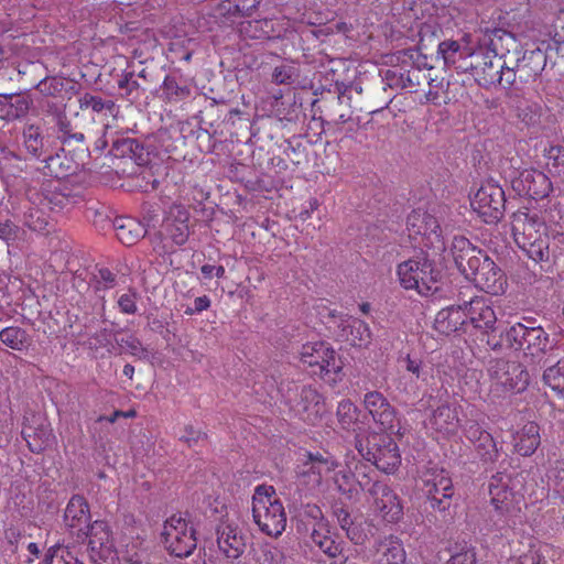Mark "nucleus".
Listing matches in <instances>:
<instances>
[{
	"label": "nucleus",
	"mask_w": 564,
	"mask_h": 564,
	"mask_svg": "<svg viewBox=\"0 0 564 564\" xmlns=\"http://www.w3.org/2000/svg\"><path fill=\"white\" fill-rule=\"evenodd\" d=\"M550 478L554 481L556 492L562 495L564 490V460L555 463V468H553Z\"/></svg>",
	"instance_id": "69168bd1"
},
{
	"label": "nucleus",
	"mask_w": 564,
	"mask_h": 564,
	"mask_svg": "<svg viewBox=\"0 0 564 564\" xmlns=\"http://www.w3.org/2000/svg\"><path fill=\"white\" fill-rule=\"evenodd\" d=\"M161 538L166 551L180 558L194 553L197 546L194 525L182 513H174L164 521Z\"/></svg>",
	"instance_id": "9d476101"
},
{
	"label": "nucleus",
	"mask_w": 564,
	"mask_h": 564,
	"mask_svg": "<svg viewBox=\"0 0 564 564\" xmlns=\"http://www.w3.org/2000/svg\"><path fill=\"white\" fill-rule=\"evenodd\" d=\"M210 304H212L210 297H208V296H206V294H204L203 296L196 297L193 302V306H188L184 313L187 315H194L197 313H202L204 311H207V308H209Z\"/></svg>",
	"instance_id": "338daca9"
},
{
	"label": "nucleus",
	"mask_w": 564,
	"mask_h": 564,
	"mask_svg": "<svg viewBox=\"0 0 564 564\" xmlns=\"http://www.w3.org/2000/svg\"><path fill=\"white\" fill-rule=\"evenodd\" d=\"M117 304L120 312L124 314H134L138 311L137 306V293L128 292L119 296Z\"/></svg>",
	"instance_id": "680f3d73"
},
{
	"label": "nucleus",
	"mask_w": 564,
	"mask_h": 564,
	"mask_svg": "<svg viewBox=\"0 0 564 564\" xmlns=\"http://www.w3.org/2000/svg\"><path fill=\"white\" fill-rule=\"evenodd\" d=\"M340 467L333 455L306 451L295 464V480L299 486L313 492L328 486L330 475Z\"/></svg>",
	"instance_id": "0eeeda50"
},
{
	"label": "nucleus",
	"mask_w": 564,
	"mask_h": 564,
	"mask_svg": "<svg viewBox=\"0 0 564 564\" xmlns=\"http://www.w3.org/2000/svg\"><path fill=\"white\" fill-rule=\"evenodd\" d=\"M471 58L473 66L469 72L475 82L480 86L488 89V87L497 85V80L502 78L500 76L502 59L498 56L496 48L481 44L478 48L474 50Z\"/></svg>",
	"instance_id": "f3484780"
},
{
	"label": "nucleus",
	"mask_w": 564,
	"mask_h": 564,
	"mask_svg": "<svg viewBox=\"0 0 564 564\" xmlns=\"http://www.w3.org/2000/svg\"><path fill=\"white\" fill-rule=\"evenodd\" d=\"M162 90L170 102H178L191 96V88L186 84H178L175 77L166 76L162 84Z\"/></svg>",
	"instance_id": "de8ad7c7"
},
{
	"label": "nucleus",
	"mask_w": 564,
	"mask_h": 564,
	"mask_svg": "<svg viewBox=\"0 0 564 564\" xmlns=\"http://www.w3.org/2000/svg\"><path fill=\"white\" fill-rule=\"evenodd\" d=\"M507 109L523 126L530 127L540 123L542 111L540 104L531 101L519 93H511L508 96Z\"/></svg>",
	"instance_id": "c756f323"
},
{
	"label": "nucleus",
	"mask_w": 564,
	"mask_h": 564,
	"mask_svg": "<svg viewBox=\"0 0 564 564\" xmlns=\"http://www.w3.org/2000/svg\"><path fill=\"white\" fill-rule=\"evenodd\" d=\"M406 553L398 535L388 534L376 541L375 560L378 564H404Z\"/></svg>",
	"instance_id": "2f4dec72"
},
{
	"label": "nucleus",
	"mask_w": 564,
	"mask_h": 564,
	"mask_svg": "<svg viewBox=\"0 0 564 564\" xmlns=\"http://www.w3.org/2000/svg\"><path fill=\"white\" fill-rule=\"evenodd\" d=\"M446 564H476V553L474 547H466L460 552L452 554Z\"/></svg>",
	"instance_id": "e2e57ef3"
},
{
	"label": "nucleus",
	"mask_w": 564,
	"mask_h": 564,
	"mask_svg": "<svg viewBox=\"0 0 564 564\" xmlns=\"http://www.w3.org/2000/svg\"><path fill=\"white\" fill-rule=\"evenodd\" d=\"M23 143L28 153L34 158H41L47 151L43 129L35 123H26L24 126Z\"/></svg>",
	"instance_id": "ea45409f"
},
{
	"label": "nucleus",
	"mask_w": 564,
	"mask_h": 564,
	"mask_svg": "<svg viewBox=\"0 0 564 564\" xmlns=\"http://www.w3.org/2000/svg\"><path fill=\"white\" fill-rule=\"evenodd\" d=\"M217 545L224 557L235 561L242 555L246 541L237 522L223 519L216 529Z\"/></svg>",
	"instance_id": "b1692460"
},
{
	"label": "nucleus",
	"mask_w": 564,
	"mask_h": 564,
	"mask_svg": "<svg viewBox=\"0 0 564 564\" xmlns=\"http://www.w3.org/2000/svg\"><path fill=\"white\" fill-rule=\"evenodd\" d=\"M79 109H90L95 112H101L105 109L112 110L113 101H105L102 97L90 95V93H85V95L79 97Z\"/></svg>",
	"instance_id": "864d4df0"
},
{
	"label": "nucleus",
	"mask_w": 564,
	"mask_h": 564,
	"mask_svg": "<svg viewBox=\"0 0 564 564\" xmlns=\"http://www.w3.org/2000/svg\"><path fill=\"white\" fill-rule=\"evenodd\" d=\"M544 383L551 390L555 391L558 395L564 393V358L560 359L557 364L550 366L543 373Z\"/></svg>",
	"instance_id": "09e8293b"
},
{
	"label": "nucleus",
	"mask_w": 564,
	"mask_h": 564,
	"mask_svg": "<svg viewBox=\"0 0 564 564\" xmlns=\"http://www.w3.org/2000/svg\"><path fill=\"white\" fill-rule=\"evenodd\" d=\"M465 416V422L460 424V429L467 440L474 444V447H476L477 443L481 441V435L484 434L485 429H482L479 422L475 419L474 405L468 406Z\"/></svg>",
	"instance_id": "8fccbe9b"
},
{
	"label": "nucleus",
	"mask_w": 564,
	"mask_h": 564,
	"mask_svg": "<svg viewBox=\"0 0 564 564\" xmlns=\"http://www.w3.org/2000/svg\"><path fill=\"white\" fill-rule=\"evenodd\" d=\"M300 77V66L294 62L275 65L272 72V83L275 85H293Z\"/></svg>",
	"instance_id": "a18cd8bd"
},
{
	"label": "nucleus",
	"mask_w": 564,
	"mask_h": 564,
	"mask_svg": "<svg viewBox=\"0 0 564 564\" xmlns=\"http://www.w3.org/2000/svg\"><path fill=\"white\" fill-rule=\"evenodd\" d=\"M368 469L369 467L365 463L357 462L354 471H351L349 465L345 468H336L330 475V480L340 494L352 497L358 492V488L367 492V488L371 484Z\"/></svg>",
	"instance_id": "412c9836"
},
{
	"label": "nucleus",
	"mask_w": 564,
	"mask_h": 564,
	"mask_svg": "<svg viewBox=\"0 0 564 564\" xmlns=\"http://www.w3.org/2000/svg\"><path fill=\"white\" fill-rule=\"evenodd\" d=\"M561 551L550 542L531 539L527 552L519 556L520 564H553L560 558Z\"/></svg>",
	"instance_id": "473e14b6"
},
{
	"label": "nucleus",
	"mask_w": 564,
	"mask_h": 564,
	"mask_svg": "<svg viewBox=\"0 0 564 564\" xmlns=\"http://www.w3.org/2000/svg\"><path fill=\"white\" fill-rule=\"evenodd\" d=\"M546 56L545 52L540 48L523 52L522 56L517 59L518 77L528 83L540 76L541 72L545 69Z\"/></svg>",
	"instance_id": "c9c22d12"
},
{
	"label": "nucleus",
	"mask_w": 564,
	"mask_h": 564,
	"mask_svg": "<svg viewBox=\"0 0 564 564\" xmlns=\"http://www.w3.org/2000/svg\"><path fill=\"white\" fill-rule=\"evenodd\" d=\"M397 274L400 285L411 289L421 295H430L437 291L441 272L434 261L425 253L399 263Z\"/></svg>",
	"instance_id": "423d86ee"
},
{
	"label": "nucleus",
	"mask_w": 564,
	"mask_h": 564,
	"mask_svg": "<svg viewBox=\"0 0 564 564\" xmlns=\"http://www.w3.org/2000/svg\"><path fill=\"white\" fill-rule=\"evenodd\" d=\"M335 337L361 349H366L372 343L370 326L364 319L351 316L339 318L338 330H335Z\"/></svg>",
	"instance_id": "cd10ccee"
},
{
	"label": "nucleus",
	"mask_w": 564,
	"mask_h": 564,
	"mask_svg": "<svg viewBox=\"0 0 564 564\" xmlns=\"http://www.w3.org/2000/svg\"><path fill=\"white\" fill-rule=\"evenodd\" d=\"M437 54L442 57L444 65L452 66L462 73L470 72L473 66L471 54H474V51L460 45L455 40H444L440 43Z\"/></svg>",
	"instance_id": "c85d7f7f"
},
{
	"label": "nucleus",
	"mask_w": 564,
	"mask_h": 564,
	"mask_svg": "<svg viewBox=\"0 0 564 564\" xmlns=\"http://www.w3.org/2000/svg\"><path fill=\"white\" fill-rule=\"evenodd\" d=\"M73 553L68 547L54 545L48 549L44 564H72Z\"/></svg>",
	"instance_id": "4d7b16f0"
},
{
	"label": "nucleus",
	"mask_w": 564,
	"mask_h": 564,
	"mask_svg": "<svg viewBox=\"0 0 564 564\" xmlns=\"http://www.w3.org/2000/svg\"><path fill=\"white\" fill-rule=\"evenodd\" d=\"M112 227L117 234V239L123 246H134L147 234L143 223L131 218V216H119L112 221Z\"/></svg>",
	"instance_id": "e433bc0d"
},
{
	"label": "nucleus",
	"mask_w": 564,
	"mask_h": 564,
	"mask_svg": "<svg viewBox=\"0 0 564 564\" xmlns=\"http://www.w3.org/2000/svg\"><path fill=\"white\" fill-rule=\"evenodd\" d=\"M312 545L317 546L321 552L330 560L338 558L343 553V541L332 532L328 521H317L311 531Z\"/></svg>",
	"instance_id": "7c9ffc66"
},
{
	"label": "nucleus",
	"mask_w": 564,
	"mask_h": 564,
	"mask_svg": "<svg viewBox=\"0 0 564 564\" xmlns=\"http://www.w3.org/2000/svg\"><path fill=\"white\" fill-rule=\"evenodd\" d=\"M511 186L519 195L534 200L544 199L553 189L550 176L534 167L522 169Z\"/></svg>",
	"instance_id": "6ab92c4d"
},
{
	"label": "nucleus",
	"mask_w": 564,
	"mask_h": 564,
	"mask_svg": "<svg viewBox=\"0 0 564 564\" xmlns=\"http://www.w3.org/2000/svg\"><path fill=\"white\" fill-rule=\"evenodd\" d=\"M57 139L64 144L70 142H84L83 132H74L69 119L65 115H57Z\"/></svg>",
	"instance_id": "603ef678"
},
{
	"label": "nucleus",
	"mask_w": 564,
	"mask_h": 564,
	"mask_svg": "<svg viewBox=\"0 0 564 564\" xmlns=\"http://www.w3.org/2000/svg\"><path fill=\"white\" fill-rule=\"evenodd\" d=\"M252 519L262 533L274 539L282 534L286 527V513L274 487L259 485L254 488Z\"/></svg>",
	"instance_id": "20e7f679"
},
{
	"label": "nucleus",
	"mask_w": 564,
	"mask_h": 564,
	"mask_svg": "<svg viewBox=\"0 0 564 564\" xmlns=\"http://www.w3.org/2000/svg\"><path fill=\"white\" fill-rule=\"evenodd\" d=\"M409 237L414 246L441 253L446 248L443 229L434 215L425 209L416 208L409 214L406 219Z\"/></svg>",
	"instance_id": "6e6552de"
},
{
	"label": "nucleus",
	"mask_w": 564,
	"mask_h": 564,
	"mask_svg": "<svg viewBox=\"0 0 564 564\" xmlns=\"http://www.w3.org/2000/svg\"><path fill=\"white\" fill-rule=\"evenodd\" d=\"M22 436L25 438L29 448L35 454H41L54 440L53 431L46 426L37 427L32 433L29 430H22Z\"/></svg>",
	"instance_id": "c03bdc74"
},
{
	"label": "nucleus",
	"mask_w": 564,
	"mask_h": 564,
	"mask_svg": "<svg viewBox=\"0 0 564 564\" xmlns=\"http://www.w3.org/2000/svg\"><path fill=\"white\" fill-rule=\"evenodd\" d=\"M364 405L373 422L382 432H392L398 427L397 412L388 398L382 392L373 390L366 392Z\"/></svg>",
	"instance_id": "4be33fe9"
},
{
	"label": "nucleus",
	"mask_w": 564,
	"mask_h": 564,
	"mask_svg": "<svg viewBox=\"0 0 564 564\" xmlns=\"http://www.w3.org/2000/svg\"><path fill=\"white\" fill-rule=\"evenodd\" d=\"M490 386L496 393L521 392L530 383L529 371L519 362L498 358L489 366Z\"/></svg>",
	"instance_id": "f8f14e48"
},
{
	"label": "nucleus",
	"mask_w": 564,
	"mask_h": 564,
	"mask_svg": "<svg viewBox=\"0 0 564 564\" xmlns=\"http://www.w3.org/2000/svg\"><path fill=\"white\" fill-rule=\"evenodd\" d=\"M355 447L362 457L386 474H392L401 463L400 448L389 433H375L366 443L357 440Z\"/></svg>",
	"instance_id": "1a4fd4ad"
},
{
	"label": "nucleus",
	"mask_w": 564,
	"mask_h": 564,
	"mask_svg": "<svg viewBox=\"0 0 564 564\" xmlns=\"http://www.w3.org/2000/svg\"><path fill=\"white\" fill-rule=\"evenodd\" d=\"M26 195L35 206L48 209L64 208L75 203V195L65 181L55 176L41 182L40 187L31 186Z\"/></svg>",
	"instance_id": "2eb2a0df"
},
{
	"label": "nucleus",
	"mask_w": 564,
	"mask_h": 564,
	"mask_svg": "<svg viewBox=\"0 0 564 564\" xmlns=\"http://www.w3.org/2000/svg\"><path fill=\"white\" fill-rule=\"evenodd\" d=\"M541 444L540 426L528 422L522 425L514 436V449L519 455L531 456Z\"/></svg>",
	"instance_id": "4c0bfd02"
},
{
	"label": "nucleus",
	"mask_w": 564,
	"mask_h": 564,
	"mask_svg": "<svg viewBox=\"0 0 564 564\" xmlns=\"http://www.w3.org/2000/svg\"><path fill=\"white\" fill-rule=\"evenodd\" d=\"M511 235L529 259L535 262L549 260L550 236L539 214L518 209L511 216Z\"/></svg>",
	"instance_id": "f03ea898"
},
{
	"label": "nucleus",
	"mask_w": 564,
	"mask_h": 564,
	"mask_svg": "<svg viewBox=\"0 0 564 564\" xmlns=\"http://www.w3.org/2000/svg\"><path fill=\"white\" fill-rule=\"evenodd\" d=\"M371 508L383 521L399 522L404 514L400 496L387 482L372 480L367 488Z\"/></svg>",
	"instance_id": "dca6fc26"
},
{
	"label": "nucleus",
	"mask_w": 564,
	"mask_h": 564,
	"mask_svg": "<svg viewBox=\"0 0 564 564\" xmlns=\"http://www.w3.org/2000/svg\"><path fill=\"white\" fill-rule=\"evenodd\" d=\"M88 539L90 558L97 564H117L118 553L113 546L112 533L104 521H95L89 525Z\"/></svg>",
	"instance_id": "a211bd4d"
},
{
	"label": "nucleus",
	"mask_w": 564,
	"mask_h": 564,
	"mask_svg": "<svg viewBox=\"0 0 564 564\" xmlns=\"http://www.w3.org/2000/svg\"><path fill=\"white\" fill-rule=\"evenodd\" d=\"M475 449L484 462L492 463L496 462L499 457L497 442L495 441L494 436L486 430L484 431V434L481 435L480 441L477 443Z\"/></svg>",
	"instance_id": "3c124183"
},
{
	"label": "nucleus",
	"mask_w": 564,
	"mask_h": 564,
	"mask_svg": "<svg viewBox=\"0 0 564 564\" xmlns=\"http://www.w3.org/2000/svg\"><path fill=\"white\" fill-rule=\"evenodd\" d=\"M33 105V99L26 93H0V118L15 120L25 117Z\"/></svg>",
	"instance_id": "72a5a7b5"
},
{
	"label": "nucleus",
	"mask_w": 564,
	"mask_h": 564,
	"mask_svg": "<svg viewBox=\"0 0 564 564\" xmlns=\"http://www.w3.org/2000/svg\"><path fill=\"white\" fill-rule=\"evenodd\" d=\"M470 206L485 223L494 224L501 220L506 208L503 188L496 182L482 183L473 196Z\"/></svg>",
	"instance_id": "4468645a"
},
{
	"label": "nucleus",
	"mask_w": 564,
	"mask_h": 564,
	"mask_svg": "<svg viewBox=\"0 0 564 564\" xmlns=\"http://www.w3.org/2000/svg\"><path fill=\"white\" fill-rule=\"evenodd\" d=\"M452 254L458 271L481 291L496 295L507 291L506 273L486 252L471 245L469 239L455 236L452 240Z\"/></svg>",
	"instance_id": "f257e3e1"
},
{
	"label": "nucleus",
	"mask_w": 564,
	"mask_h": 564,
	"mask_svg": "<svg viewBox=\"0 0 564 564\" xmlns=\"http://www.w3.org/2000/svg\"><path fill=\"white\" fill-rule=\"evenodd\" d=\"M340 427L351 430L358 422V409L351 399H341L336 411Z\"/></svg>",
	"instance_id": "49530a36"
},
{
	"label": "nucleus",
	"mask_w": 564,
	"mask_h": 564,
	"mask_svg": "<svg viewBox=\"0 0 564 564\" xmlns=\"http://www.w3.org/2000/svg\"><path fill=\"white\" fill-rule=\"evenodd\" d=\"M117 273L107 267H99L94 274V283L97 291H107L117 285Z\"/></svg>",
	"instance_id": "5fc2aeb1"
},
{
	"label": "nucleus",
	"mask_w": 564,
	"mask_h": 564,
	"mask_svg": "<svg viewBox=\"0 0 564 564\" xmlns=\"http://www.w3.org/2000/svg\"><path fill=\"white\" fill-rule=\"evenodd\" d=\"M65 84L62 78L58 77H46L36 85L43 96L56 97L64 90Z\"/></svg>",
	"instance_id": "13d9d810"
},
{
	"label": "nucleus",
	"mask_w": 564,
	"mask_h": 564,
	"mask_svg": "<svg viewBox=\"0 0 564 564\" xmlns=\"http://www.w3.org/2000/svg\"><path fill=\"white\" fill-rule=\"evenodd\" d=\"M333 516L336 517L340 528L344 529L348 535H350L352 519L349 509L343 505H334Z\"/></svg>",
	"instance_id": "052dcab7"
},
{
	"label": "nucleus",
	"mask_w": 564,
	"mask_h": 564,
	"mask_svg": "<svg viewBox=\"0 0 564 564\" xmlns=\"http://www.w3.org/2000/svg\"><path fill=\"white\" fill-rule=\"evenodd\" d=\"M422 490L430 501L431 508L445 512L452 506L454 494L453 480L444 468L431 467L421 476Z\"/></svg>",
	"instance_id": "ddd939ff"
},
{
	"label": "nucleus",
	"mask_w": 564,
	"mask_h": 564,
	"mask_svg": "<svg viewBox=\"0 0 564 564\" xmlns=\"http://www.w3.org/2000/svg\"><path fill=\"white\" fill-rule=\"evenodd\" d=\"M239 32L242 39H270L273 32V21L270 19L246 20L240 23Z\"/></svg>",
	"instance_id": "79ce46f5"
},
{
	"label": "nucleus",
	"mask_w": 564,
	"mask_h": 564,
	"mask_svg": "<svg viewBox=\"0 0 564 564\" xmlns=\"http://www.w3.org/2000/svg\"><path fill=\"white\" fill-rule=\"evenodd\" d=\"M299 361L311 377L322 379L330 386L339 383L345 376L341 356L326 341L303 344L299 351Z\"/></svg>",
	"instance_id": "7ed1b4c3"
},
{
	"label": "nucleus",
	"mask_w": 564,
	"mask_h": 564,
	"mask_svg": "<svg viewBox=\"0 0 564 564\" xmlns=\"http://www.w3.org/2000/svg\"><path fill=\"white\" fill-rule=\"evenodd\" d=\"M459 410H462V405L457 403L443 402L438 404L429 417L430 429L445 438L456 435L462 424Z\"/></svg>",
	"instance_id": "a878e982"
},
{
	"label": "nucleus",
	"mask_w": 564,
	"mask_h": 564,
	"mask_svg": "<svg viewBox=\"0 0 564 564\" xmlns=\"http://www.w3.org/2000/svg\"><path fill=\"white\" fill-rule=\"evenodd\" d=\"M19 234V227L11 221H1L0 223V239L10 243L15 241Z\"/></svg>",
	"instance_id": "0e129e2a"
},
{
	"label": "nucleus",
	"mask_w": 564,
	"mask_h": 564,
	"mask_svg": "<svg viewBox=\"0 0 564 564\" xmlns=\"http://www.w3.org/2000/svg\"><path fill=\"white\" fill-rule=\"evenodd\" d=\"M281 555L271 551V549H265L257 556L254 564H281Z\"/></svg>",
	"instance_id": "774afa93"
},
{
	"label": "nucleus",
	"mask_w": 564,
	"mask_h": 564,
	"mask_svg": "<svg viewBox=\"0 0 564 564\" xmlns=\"http://www.w3.org/2000/svg\"><path fill=\"white\" fill-rule=\"evenodd\" d=\"M206 436L203 431L194 429L193 424H186L180 435V441L185 443L187 447H194V445L203 441Z\"/></svg>",
	"instance_id": "bf43d9fd"
},
{
	"label": "nucleus",
	"mask_w": 564,
	"mask_h": 564,
	"mask_svg": "<svg viewBox=\"0 0 564 564\" xmlns=\"http://www.w3.org/2000/svg\"><path fill=\"white\" fill-rule=\"evenodd\" d=\"M317 315L321 318L322 323L326 325V328L335 336V330H338V324H340V318H343V314L337 313L335 310L326 305L317 306Z\"/></svg>",
	"instance_id": "6e6d98bb"
},
{
	"label": "nucleus",
	"mask_w": 564,
	"mask_h": 564,
	"mask_svg": "<svg viewBox=\"0 0 564 564\" xmlns=\"http://www.w3.org/2000/svg\"><path fill=\"white\" fill-rule=\"evenodd\" d=\"M0 343L9 349L23 351L32 345V338L21 326H6L0 330Z\"/></svg>",
	"instance_id": "a19ab883"
},
{
	"label": "nucleus",
	"mask_w": 564,
	"mask_h": 564,
	"mask_svg": "<svg viewBox=\"0 0 564 564\" xmlns=\"http://www.w3.org/2000/svg\"><path fill=\"white\" fill-rule=\"evenodd\" d=\"M290 391L294 392V398L288 395L285 397V402L290 405L295 416L312 425L322 421L327 412V405L324 395L317 389L311 384H294Z\"/></svg>",
	"instance_id": "9b49d317"
},
{
	"label": "nucleus",
	"mask_w": 564,
	"mask_h": 564,
	"mask_svg": "<svg viewBox=\"0 0 564 564\" xmlns=\"http://www.w3.org/2000/svg\"><path fill=\"white\" fill-rule=\"evenodd\" d=\"M544 165L551 175L564 182V148L549 144L543 150Z\"/></svg>",
	"instance_id": "37998d69"
},
{
	"label": "nucleus",
	"mask_w": 564,
	"mask_h": 564,
	"mask_svg": "<svg viewBox=\"0 0 564 564\" xmlns=\"http://www.w3.org/2000/svg\"><path fill=\"white\" fill-rule=\"evenodd\" d=\"M254 7L251 0H221L215 7V13L225 21L235 22L236 18H243Z\"/></svg>",
	"instance_id": "58836bf2"
},
{
	"label": "nucleus",
	"mask_w": 564,
	"mask_h": 564,
	"mask_svg": "<svg viewBox=\"0 0 564 564\" xmlns=\"http://www.w3.org/2000/svg\"><path fill=\"white\" fill-rule=\"evenodd\" d=\"M464 325H466L465 305L443 307L434 319V329L445 336L462 329Z\"/></svg>",
	"instance_id": "f704fd0d"
},
{
	"label": "nucleus",
	"mask_w": 564,
	"mask_h": 564,
	"mask_svg": "<svg viewBox=\"0 0 564 564\" xmlns=\"http://www.w3.org/2000/svg\"><path fill=\"white\" fill-rule=\"evenodd\" d=\"M188 212L184 207L175 206L164 218L161 226V236L164 241L171 242V248L184 246L188 240Z\"/></svg>",
	"instance_id": "bb28decb"
},
{
	"label": "nucleus",
	"mask_w": 564,
	"mask_h": 564,
	"mask_svg": "<svg viewBox=\"0 0 564 564\" xmlns=\"http://www.w3.org/2000/svg\"><path fill=\"white\" fill-rule=\"evenodd\" d=\"M466 324L473 325L476 329L485 333L496 329L497 313L491 299L476 296L465 303Z\"/></svg>",
	"instance_id": "393cba45"
},
{
	"label": "nucleus",
	"mask_w": 564,
	"mask_h": 564,
	"mask_svg": "<svg viewBox=\"0 0 564 564\" xmlns=\"http://www.w3.org/2000/svg\"><path fill=\"white\" fill-rule=\"evenodd\" d=\"M91 521L90 507L82 495H74L64 509V525L77 539H86Z\"/></svg>",
	"instance_id": "5701e85b"
},
{
	"label": "nucleus",
	"mask_w": 564,
	"mask_h": 564,
	"mask_svg": "<svg viewBox=\"0 0 564 564\" xmlns=\"http://www.w3.org/2000/svg\"><path fill=\"white\" fill-rule=\"evenodd\" d=\"M487 345L491 350H501L502 346L509 349L521 350L524 356L541 357L550 345V336L542 326H527L521 323L511 325L501 338L488 337Z\"/></svg>",
	"instance_id": "39448f33"
},
{
	"label": "nucleus",
	"mask_w": 564,
	"mask_h": 564,
	"mask_svg": "<svg viewBox=\"0 0 564 564\" xmlns=\"http://www.w3.org/2000/svg\"><path fill=\"white\" fill-rule=\"evenodd\" d=\"M511 478L508 474L497 473L488 482L490 503L496 512L511 514L519 512V497L510 487Z\"/></svg>",
	"instance_id": "aec40b11"
}]
</instances>
